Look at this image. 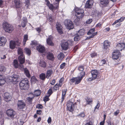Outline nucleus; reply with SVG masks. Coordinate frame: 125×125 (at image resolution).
<instances>
[{"label": "nucleus", "instance_id": "1", "mask_svg": "<svg viewBox=\"0 0 125 125\" xmlns=\"http://www.w3.org/2000/svg\"><path fill=\"white\" fill-rule=\"evenodd\" d=\"M29 81L27 79L22 80L19 83L20 89L22 90H28L29 88Z\"/></svg>", "mask_w": 125, "mask_h": 125}, {"label": "nucleus", "instance_id": "2", "mask_svg": "<svg viewBox=\"0 0 125 125\" xmlns=\"http://www.w3.org/2000/svg\"><path fill=\"white\" fill-rule=\"evenodd\" d=\"M3 27L6 32L9 33L11 32L14 30L13 26L7 22H5L3 24Z\"/></svg>", "mask_w": 125, "mask_h": 125}, {"label": "nucleus", "instance_id": "3", "mask_svg": "<svg viewBox=\"0 0 125 125\" xmlns=\"http://www.w3.org/2000/svg\"><path fill=\"white\" fill-rule=\"evenodd\" d=\"M20 44V41L19 40L17 39L15 41H11L10 42V47L12 49H14L16 46H19Z\"/></svg>", "mask_w": 125, "mask_h": 125}, {"label": "nucleus", "instance_id": "4", "mask_svg": "<svg viewBox=\"0 0 125 125\" xmlns=\"http://www.w3.org/2000/svg\"><path fill=\"white\" fill-rule=\"evenodd\" d=\"M64 24L67 28L69 30L73 29L74 28L73 24L70 20H66L64 21Z\"/></svg>", "mask_w": 125, "mask_h": 125}, {"label": "nucleus", "instance_id": "5", "mask_svg": "<svg viewBox=\"0 0 125 125\" xmlns=\"http://www.w3.org/2000/svg\"><path fill=\"white\" fill-rule=\"evenodd\" d=\"M19 61L20 63L19 69L22 70L24 66L22 64L25 61V56L24 55H20L18 57Z\"/></svg>", "mask_w": 125, "mask_h": 125}, {"label": "nucleus", "instance_id": "6", "mask_svg": "<svg viewBox=\"0 0 125 125\" xmlns=\"http://www.w3.org/2000/svg\"><path fill=\"white\" fill-rule=\"evenodd\" d=\"M76 103H73V102L69 101L68 102L67 106L68 110L70 112H73L74 110Z\"/></svg>", "mask_w": 125, "mask_h": 125}, {"label": "nucleus", "instance_id": "7", "mask_svg": "<svg viewBox=\"0 0 125 125\" xmlns=\"http://www.w3.org/2000/svg\"><path fill=\"white\" fill-rule=\"evenodd\" d=\"M92 77L89 78L88 80L89 81H91L94 80L97 78L98 73L96 70H92L91 72Z\"/></svg>", "mask_w": 125, "mask_h": 125}, {"label": "nucleus", "instance_id": "8", "mask_svg": "<svg viewBox=\"0 0 125 125\" xmlns=\"http://www.w3.org/2000/svg\"><path fill=\"white\" fill-rule=\"evenodd\" d=\"M80 76L78 77H75V84H77L80 83L82 80L83 77L84 76L85 73L83 72H82L80 73Z\"/></svg>", "mask_w": 125, "mask_h": 125}, {"label": "nucleus", "instance_id": "9", "mask_svg": "<svg viewBox=\"0 0 125 125\" xmlns=\"http://www.w3.org/2000/svg\"><path fill=\"white\" fill-rule=\"evenodd\" d=\"M15 114V112L12 109H8L6 111L7 115L11 118H14Z\"/></svg>", "mask_w": 125, "mask_h": 125}, {"label": "nucleus", "instance_id": "10", "mask_svg": "<svg viewBox=\"0 0 125 125\" xmlns=\"http://www.w3.org/2000/svg\"><path fill=\"white\" fill-rule=\"evenodd\" d=\"M117 50L122 51V50H125V43H118L117 44L116 47Z\"/></svg>", "mask_w": 125, "mask_h": 125}, {"label": "nucleus", "instance_id": "11", "mask_svg": "<svg viewBox=\"0 0 125 125\" xmlns=\"http://www.w3.org/2000/svg\"><path fill=\"white\" fill-rule=\"evenodd\" d=\"M18 108L21 110H23L26 106L25 103L21 101H19L18 102Z\"/></svg>", "mask_w": 125, "mask_h": 125}, {"label": "nucleus", "instance_id": "12", "mask_svg": "<svg viewBox=\"0 0 125 125\" xmlns=\"http://www.w3.org/2000/svg\"><path fill=\"white\" fill-rule=\"evenodd\" d=\"M53 37L52 35H50L49 36L48 38L46 40V42L47 44L49 45L53 46L54 44L52 42Z\"/></svg>", "mask_w": 125, "mask_h": 125}, {"label": "nucleus", "instance_id": "13", "mask_svg": "<svg viewBox=\"0 0 125 125\" xmlns=\"http://www.w3.org/2000/svg\"><path fill=\"white\" fill-rule=\"evenodd\" d=\"M112 58L114 59H117L120 55V53L118 50H115L113 52Z\"/></svg>", "mask_w": 125, "mask_h": 125}, {"label": "nucleus", "instance_id": "14", "mask_svg": "<svg viewBox=\"0 0 125 125\" xmlns=\"http://www.w3.org/2000/svg\"><path fill=\"white\" fill-rule=\"evenodd\" d=\"M36 49L39 52L41 53L44 52L45 51V48L40 44H38L37 46Z\"/></svg>", "mask_w": 125, "mask_h": 125}, {"label": "nucleus", "instance_id": "15", "mask_svg": "<svg viewBox=\"0 0 125 125\" xmlns=\"http://www.w3.org/2000/svg\"><path fill=\"white\" fill-rule=\"evenodd\" d=\"M93 3L94 1L93 0H88L85 4L86 8H90L92 7Z\"/></svg>", "mask_w": 125, "mask_h": 125}, {"label": "nucleus", "instance_id": "16", "mask_svg": "<svg viewBox=\"0 0 125 125\" xmlns=\"http://www.w3.org/2000/svg\"><path fill=\"white\" fill-rule=\"evenodd\" d=\"M61 46L63 50H66L67 49L68 47V43L66 42H63L61 43Z\"/></svg>", "mask_w": 125, "mask_h": 125}, {"label": "nucleus", "instance_id": "17", "mask_svg": "<svg viewBox=\"0 0 125 125\" xmlns=\"http://www.w3.org/2000/svg\"><path fill=\"white\" fill-rule=\"evenodd\" d=\"M7 42L6 38L3 37L0 38V46H4Z\"/></svg>", "mask_w": 125, "mask_h": 125}, {"label": "nucleus", "instance_id": "18", "mask_svg": "<svg viewBox=\"0 0 125 125\" xmlns=\"http://www.w3.org/2000/svg\"><path fill=\"white\" fill-rule=\"evenodd\" d=\"M4 96V99L7 102L11 100V97L9 95V93H5Z\"/></svg>", "mask_w": 125, "mask_h": 125}, {"label": "nucleus", "instance_id": "19", "mask_svg": "<svg viewBox=\"0 0 125 125\" xmlns=\"http://www.w3.org/2000/svg\"><path fill=\"white\" fill-rule=\"evenodd\" d=\"M47 58L49 60H53L54 58L53 54L50 52L48 53L47 55Z\"/></svg>", "mask_w": 125, "mask_h": 125}, {"label": "nucleus", "instance_id": "20", "mask_svg": "<svg viewBox=\"0 0 125 125\" xmlns=\"http://www.w3.org/2000/svg\"><path fill=\"white\" fill-rule=\"evenodd\" d=\"M22 20L21 25L23 27H24L26 26L27 22V18L26 17H23Z\"/></svg>", "mask_w": 125, "mask_h": 125}, {"label": "nucleus", "instance_id": "21", "mask_svg": "<svg viewBox=\"0 0 125 125\" xmlns=\"http://www.w3.org/2000/svg\"><path fill=\"white\" fill-rule=\"evenodd\" d=\"M56 28L59 33L60 34L63 33V32L62 30V26L58 23L56 24Z\"/></svg>", "mask_w": 125, "mask_h": 125}, {"label": "nucleus", "instance_id": "22", "mask_svg": "<svg viewBox=\"0 0 125 125\" xmlns=\"http://www.w3.org/2000/svg\"><path fill=\"white\" fill-rule=\"evenodd\" d=\"M55 3H54V6H53L52 4H50L47 6L49 7V8L52 11H53V10H55L58 8L59 7L57 6V5H55Z\"/></svg>", "mask_w": 125, "mask_h": 125}, {"label": "nucleus", "instance_id": "23", "mask_svg": "<svg viewBox=\"0 0 125 125\" xmlns=\"http://www.w3.org/2000/svg\"><path fill=\"white\" fill-rule=\"evenodd\" d=\"M14 2L16 8H19L21 7L20 1V0H14Z\"/></svg>", "mask_w": 125, "mask_h": 125}, {"label": "nucleus", "instance_id": "24", "mask_svg": "<svg viewBox=\"0 0 125 125\" xmlns=\"http://www.w3.org/2000/svg\"><path fill=\"white\" fill-rule=\"evenodd\" d=\"M109 2V0H100V3L101 4L104 6L107 5Z\"/></svg>", "mask_w": 125, "mask_h": 125}, {"label": "nucleus", "instance_id": "25", "mask_svg": "<svg viewBox=\"0 0 125 125\" xmlns=\"http://www.w3.org/2000/svg\"><path fill=\"white\" fill-rule=\"evenodd\" d=\"M110 43L108 40L105 41L104 42V48L106 49L109 47Z\"/></svg>", "mask_w": 125, "mask_h": 125}, {"label": "nucleus", "instance_id": "26", "mask_svg": "<svg viewBox=\"0 0 125 125\" xmlns=\"http://www.w3.org/2000/svg\"><path fill=\"white\" fill-rule=\"evenodd\" d=\"M85 31L84 29H80L77 33V35L79 36H82L84 35Z\"/></svg>", "mask_w": 125, "mask_h": 125}, {"label": "nucleus", "instance_id": "27", "mask_svg": "<svg viewBox=\"0 0 125 125\" xmlns=\"http://www.w3.org/2000/svg\"><path fill=\"white\" fill-rule=\"evenodd\" d=\"M24 73L26 76L29 78L31 77V75L29 73L28 70L26 68L24 69Z\"/></svg>", "mask_w": 125, "mask_h": 125}, {"label": "nucleus", "instance_id": "28", "mask_svg": "<svg viewBox=\"0 0 125 125\" xmlns=\"http://www.w3.org/2000/svg\"><path fill=\"white\" fill-rule=\"evenodd\" d=\"M13 65L15 68H19V65L18 62L17 60H14Z\"/></svg>", "mask_w": 125, "mask_h": 125}, {"label": "nucleus", "instance_id": "29", "mask_svg": "<svg viewBox=\"0 0 125 125\" xmlns=\"http://www.w3.org/2000/svg\"><path fill=\"white\" fill-rule=\"evenodd\" d=\"M64 54L62 52H60L57 56V58L59 60H62L64 57Z\"/></svg>", "mask_w": 125, "mask_h": 125}, {"label": "nucleus", "instance_id": "30", "mask_svg": "<svg viewBox=\"0 0 125 125\" xmlns=\"http://www.w3.org/2000/svg\"><path fill=\"white\" fill-rule=\"evenodd\" d=\"M52 71L51 70H48L46 73V78L47 79L49 78V77L51 76V74H52Z\"/></svg>", "mask_w": 125, "mask_h": 125}, {"label": "nucleus", "instance_id": "31", "mask_svg": "<svg viewBox=\"0 0 125 125\" xmlns=\"http://www.w3.org/2000/svg\"><path fill=\"white\" fill-rule=\"evenodd\" d=\"M87 104H90V103H91L93 101L92 99L91 98L87 97L85 99Z\"/></svg>", "mask_w": 125, "mask_h": 125}, {"label": "nucleus", "instance_id": "32", "mask_svg": "<svg viewBox=\"0 0 125 125\" xmlns=\"http://www.w3.org/2000/svg\"><path fill=\"white\" fill-rule=\"evenodd\" d=\"M75 13H84L83 10V9H80L78 8H76L75 9Z\"/></svg>", "mask_w": 125, "mask_h": 125}, {"label": "nucleus", "instance_id": "33", "mask_svg": "<svg viewBox=\"0 0 125 125\" xmlns=\"http://www.w3.org/2000/svg\"><path fill=\"white\" fill-rule=\"evenodd\" d=\"M84 14V13H75V15L77 18L80 19L83 17Z\"/></svg>", "mask_w": 125, "mask_h": 125}, {"label": "nucleus", "instance_id": "34", "mask_svg": "<svg viewBox=\"0 0 125 125\" xmlns=\"http://www.w3.org/2000/svg\"><path fill=\"white\" fill-rule=\"evenodd\" d=\"M41 91L40 90H36L34 92V94L36 96H39L41 93Z\"/></svg>", "mask_w": 125, "mask_h": 125}, {"label": "nucleus", "instance_id": "35", "mask_svg": "<svg viewBox=\"0 0 125 125\" xmlns=\"http://www.w3.org/2000/svg\"><path fill=\"white\" fill-rule=\"evenodd\" d=\"M12 80L13 82H16L19 79L18 76L17 75H14L12 77Z\"/></svg>", "mask_w": 125, "mask_h": 125}, {"label": "nucleus", "instance_id": "36", "mask_svg": "<svg viewBox=\"0 0 125 125\" xmlns=\"http://www.w3.org/2000/svg\"><path fill=\"white\" fill-rule=\"evenodd\" d=\"M40 78L42 80H44L46 78L45 74L44 73H42L40 75Z\"/></svg>", "mask_w": 125, "mask_h": 125}, {"label": "nucleus", "instance_id": "37", "mask_svg": "<svg viewBox=\"0 0 125 125\" xmlns=\"http://www.w3.org/2000/svg\"><path fill=\"white\" fill-rule=\"evenodd\" d=\"M40 63V65L41 67H46V63L43 60H41Z\"/></svg>", "mask_w": 125, "mask_h": 125}, {"label": "nucleus", "instance_id": "38", "mask_svg": "<svg viewBox=\"0 0 125 125\" xmlns=\"http://www.w3.org/2000/svg\"><path fill=\"white\" fill-rule=\"evenodd\" d=\"M28 36L27 35H26L24 36V38L23 39V44L25 45L26 42L28 40Z\"/></svg>", "mask_w": 125, "mask_h": 125}, {"label": "nucleus", "instance_id": "39", "mask_svg": "<svg viewBox=\"0 0 125 125\" xmlns=\"http://www.w3.org/2000/svg\"><path fill=\"white\" fill-rule=\"evenodd\" d=\"M95 30V29L94 28L91 29L89 31L87 32V34L88 35H90L91 34H93Z\"/></svg>", "mask_w": 125, "mask_h": 125}, {"label": "nucleus", "instance_id": "40", "mask_svg": "<svg viewBox=\"0 0 125 125\" xmlns=\"http://www.w3.org/2000/svg\"><path fill=\"white\" fill-rule=\"evenodd\" d=\"M25 50L26 53L28 55H30L31 53V51L30 49L28 48H26L25 49Z\"/></svg>", "mask_w": 125, "mask_h": 125}, {"label": "nucleus", "instance_id": "41", "mask_svg": "<svg viewBox=\"0 0 125 125\" xmlns=\"http://www.w3.org/2000/svg\"><path fill=\"white\" fill-rule=\"evenodd\" d=\"M59 86L58 84H56L54 87H53V89L54 91H55L59 89Z\"/></svg>", "mask_w": 125, "mask_h": 125}, {"label": "nucleus", "instance_id": "42", "mask_svg": "<svg viewBox=\"0 0 125 125\" xmlns=\"http://www.w3.org/2000/svg\"><path fill=\"white\" fill-rule=\"evenodd\" d=\"M79 36L77 35V34L75 35V37L74 38V40L75 41H77L79 40L80 37Z\"/></svg>", "mask_w": 125, "mask_h": 125}, {"label": "nucleus", "instance_id": "43", "mask_svg": "<svg viewBox=\"0 0 125 125\" xmlns=\"http://www.w3.org/2000/svg\"><path fill=\"white\" fill-rule=\"evenodd\" d=\"M6 68L3 66H0V72H4L5 71Z\"/></svg>", "mask_w": 125, "mask_h": 125}, {"label": "nucleus", "instance_id": "44", "mask_svg": "<svg viewBox=\"0 0 125 125\" xmlns=\"http://www.w3.org/2000/svg\"><path fill=\"white\" fill-rule=\"evenodd\" d=\"M18 53L19 54H20V55H23V52L21 48H19L18 50Z\"/></svg>", "mask_w": 125, "mask_h": 125}, {"label": "nucleus", "instance_id": "45", "mask_svg": "<svg viewBox=\"0 0 125 125\" xmlns=\"http://www.w3.org/2000/svg\"><path fill=\"white\" fill-rule=\"evenodd\" d=\"M5 81L4 78L0 80V85H3L5 83Z\"/></svg>", "mask_w": 125, "mask_h": 125}, {"label": "nucleus", "instance_id": "46", "mask_svg": "<svg viewBox=\"0 0 125 125\" xmlns=\"http://www.w3.org/2000/svg\"><path fill=\"white\" fill-rule=\"evenodd\" d=\"M98 103H97V105L95 107L94 110V111H96V109H97V110H98V108H99V107L100 105V104L99 103V101H98Z\"/></svg>", "mask_w": 125, "mask_h": 125}, {"label": "nucleus", "instance_id": "47", "mask_svg": "<svg viewBox=\"0 0 125 125\" xmlns=\"http://www.w3.org/2000/svg\"><path fill=\"white\" fill-rule=\"evenodd\" d=\"M52 93V89L50 88L48 90L47 93L48 95L49 96H50Z\"/></svg>", "mask_w": 125, "mask_h": 125}, {"label": "nucleus", "instance_id": "48", "mask_svg": "<svg viewBox=\"0 0 125 125\" xmlns=\"http://www.w3.org/2000/svg\"><path fill=\"white\" fill-rule=\"evenodd\" d=\"M66 42L68 43V45L69 44L72 45L73 44V41L70 40H68Z\"/></svg>", "mask_w": 125, "mask_h": 125}, {"label": "nucleus", "instance_id": "49", "mask_svg": "<svg viewBox=\"0 0 125 125\" xmlns=\"http://www.w3.org/2000/svg\"><path fill=\"white\" fill-rule=\"evenodd\" d=\"M31 45H33L34 46L38 45L37 42L36 41H31Z\"/></svg>", "mask_w": 125, "mask_h": 125}, {"label": "nucleus", "instance_id": "50", "mask_svg": "<svg viewBox=\"0 0 125 125\" xmlns=\"http://www.w3.org/2000/svg\"><path fill=\"white\" fill-rule=\"evenodd\" d=\"M33 99V97L30 98L28 97L27 98V100L28 102H29L30 104H31Z\"/></svg>", "mask_w": 125, "mask_h": 125}, {"label": "nucleus", "instance_id": "51", "mask_svg": "<svg viewBox=\"0 0 125 125\" xmlns=\"http://www.w3.org/2000/svg\"><path fill=\"white\" fill-rule=\"evenodd\" d=\"M31 82H36L37 81V79L34 76L32 77L31 78Z\"/></svg>", "mask_w": 125, "mask_h": 125}, {"label": "nucleus", "instance_id": "52", "mask_svg": "<svg viewBox=\"0 0 125 125\" xmlns=\"http://www.w3.org/2000/svg\"><path fill=\"white\" fill-rule=\"evenodd\" d=\"M25 3L26 4V5L28 8L29 5L30 4L29 0H25Z\"/></svg>", "mask_w": 125, "mask_h": 125}, {"label": "nucleus", "instance_id": "53", "mask_svg": "<svg viewBox=\"0 0 125 125\" xmlns=\"http://www.w3.org/2000/svg\"><path fill=\"white\" fill-rule=\"evenodd\" d=\"M50 96H46L44 98V101L45 102H46L48 101L49 100V97Z\"/></svg>", "mask_w": 125, "mask_h": 125}, {"label": "nucleus", "instance_id": "54", "mask_svg": "<svg viewBox=\"0 0 125 125\" xmlns=\"http://www.w3.org/2000/svg\"><path fill=\"white\" fill-rule=\"evenodd\" d=\"M75 78H73L71 79H70V82L71 84L75 82Z\"/></svg>", "mask_w": 125, "mask_h": 125}, {"label": "nucleus", "instance_id": "55", "mask_svg": "<svg viewBox=\"0 0 125 125\" xmlns=\"http://www.w3.org/2000/svg\"><path fill=\"white\" fill-rule=\"evenodd\" d=\"M65 65V63L64 62H63L61 64L60 66V68L61 69H62L63 68Z\"/></svg>", "mask_w": 125, "mask_h": 125}, {"label": "nucleus", "instance_id": "56", "mask_svg": "<svg viewBox=\"0 0 125 125\" xmlns=\"http://www.w3.org/2000/svg\"><path fill=\"white\" fill-rule=\"evenodd\" d=\"M55 5H57V7H59V2L60 0H55Z\"/></svg>", "mask_w": 125, "mask_h": 125}, {"label": "nucleus", "instance_id": "57", "mask_svg": "<svg viewBox=\"0 0 125 125\" xmlns=\"http://www.w3.org/2000/svg\"><path fill=\"white\" fill-rule=\"evenodd\" d=\"M42 105L40 104H38L36 106V108L38 109H42Z\"/></svg>", "mask_w": 125, "mask_h": 125}, {"label": "nucleus", "instance_id": "58", "mask_svg": "<svg viewBox=\"0 0 125 125\" xmlns=\"http://www.w3.org/2000/svg\"><path fill=\"white\" fill-rule=\"evenodd\" d=\"M78 69L80 71H83L84 69L83 67L80 66L78 68Z\"/></svg>", "mask_w": 125, "mask_h": 125}, {"label": "nucleus", "instance_id": "59", "mask_svg": "<svg viewBox=\"0 0 125 125\" xmlns=\"http://www.w3.org/2000/svg\"><path fill=\"white\" fill-rule=\"evenodd\" d=\"M106 62V60L104 59H103L102 60L101 62V65H103L104 64H105Z\"/></svg>", "mask_w": 125, "mask_h": 125}, {"label": "nucleus", "instance_id": "60", "mask_svg": "<svg viewBox=\"0 0 125 125\" xmlns=\"http://www.w3.org/2000/svg\"><path fill=\"white\" fill-rule=\"evenodd\" d=\"M90 55L91 57L93 58L96 56L97 55V54L95 53H94L91 54Z\"/></svg>", "mask_w": 125, "mask_h": 125}, {"label": "nucleus", "instance_id": "61", "mask_svg": "<svg viewBox=\"0 0 125 125\" xmlns=\"http://www.w3.org/2000/svg\"><path fill=\"white\" fill-rule=\"evenodd\" d=\"M92 21V20L91 19H89L87 20L86 22L87 24H89Z\"/></svg>", "mask_w": 125, "mask_h": 125}, {"label": "nucleus", "instance_id": "62", "mask_svg": "<svg viewBox=\"0 0 125 125\" xmlns=\"http://www.w3.org/2000/svg\"><path fill=\"white\" fill-rule=\"evenodd\" d=\"M52 121L51 118L50 117H49L48 119L47 122L48 124L50 123Z\"/></svg>", "mask_w": 125, "mask_h": 125}, {"label": "nucleus", "instance_id": "63", "mask_svg": "<svg viewBox=\"0 0 125 125\" xmlns=\"http://www.w3.org/2000/svg\"><path fill=\"white\" fill-rule=\"evenodd\" d=\"M125 19V17H122L119 19L120 22L123 21Z\"/></svg>", "mask_w": 125, "mask_h": 125}, {"label": "nucleus", "instance_id": "64", "mask_svg": "<svg viewBox=\"0 0 125 125\" xmlns=\"http://www.w3.org/2000/svg\"><path fill=\"white\" fill-rule=\"evenodd\" d=\"M42 113V111L41 110H37V114L40 115Z\"/></svg>", "mask_w": 125, "mask_h": 125}]
</instances>
